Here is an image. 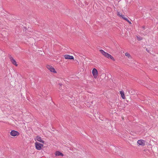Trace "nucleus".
I'll return each instance as SVG.
<instances>
[{"mask_svg": "<svg viewBox=\"0 0 158 158\" xmlns=\"http://www.w3.org/2000/svg\"><path fill=\"white\" fill-rule=\"evenodd\" d=\"M99 51L103 55H104L105 54H106L107 53V52H105L102 49L100 50Z\"/></svg>", "mask_w": 158, "mask_h": 158, "instance_id": "obj_10", "label": "nucleus"}, {"mask_svg": "<svg viewBox=\"0 0 158 158\" xmlns=\"http://www.w3.org/2000/svg\"><path fill=\"white\" fill-rule=\"evenodd\" d=\"M106 57L109 58V56L110 55V54H109L107 53V54H106Z\"/></svg>", "mask_w": 158, "mask_h": 158, "instance_id": "obj_20", "label": "nucleus"}, {"mask_svg": "<svg viewBox=\"0 0 158 158\" xmlns=\"http://www.w3.org/2000/svg\"><path fill=\"white\" fill-rule=\"evenodd\" d=\"M7 18H8L9 20L13 19V17H12V16L10 15H9L8 16Z\"/></svg>", "mask_w": 158, "mask_h": 158, "instance_id": "obj_16", "label": "nucleus"}, {"mask_svg": "<svg viewBox=\"0 0 158 158\" xmlns=\"http://www.w3.org/2000/svg\"><path fill=\"white\" fill-rule=\"evenodd\" d=\"M129 93L132 95L134 94H135V91H134V90H133L131 91L130 90L129 91Z\"/></svg>", "mask_w": 158, "mask_h": 158, "instance_id": "obj_12", "label": "nucleus"}, {"mask_svg": "<svg viewBox=\"0 0 158 158\" xmlns=\"http://www.w3.org/2000/svg\"><path fill=\"white\" fill-rule=\"evenodd\" d=\"M50 71L52 72H53L54 73H56V71L55 70V69L53 67H52L51 68V69L50 70Z\"/></svg>", "mask_w": 158, "mask_h": 158, "instance_id": "obj_11", "label": "nucleus"}, {"mask_svg": "<svg viewBox=\"0 0 158 158\" xmlns=\"http://www.w3.org/2000/svg\"><path fill=\"white\" fill-rule=\"evenodd\" d=\"M35 144L36 149L38 150H40L41 149L42 147L44 146L43 144L37 142H36Z\"/></svg>", "mask_w": 158, "mask_h": 158, "instance_id": "obj_1", "label": "nucleus"}, {"mask_svg": "<svg viewBox=\"0 0 158 158\" xmlns=\"http://www.w3.org/2000/svg\"><path fill=\"white\" fill-rule=\"evenodd\" d=\"M121 17L124 20H126L127 19H128L127 18H126L124 17V15H121Z\"/></svg>", "mask_w": 158, "mask_h": 158, "instance_id": "obj_13", "label": "nucleus"}, {"mask_svg": "<svg viewBox=\"0 0 158 158\" xmlns=\"http://www.w3.org/2000/svg\"><path fill=\"white\" fill-rule=\"evenodd\" d=\"M125 55L126 56H127L128 57H129L130 56V54L128 53H127V52L126 53H125Z\"/></svg>", "mask_w": 158, "mask_h": 158, "instance_id": "obj_19", "label": "nucleus"}, {"mask_svg": "<svg viewBox=\"0 0 158 158\" xmlns=\"http://www.w3.org/2000/svg\"><path fill=\"white\" fill-rule=\"evenodd\" d=\"M10 135L13 136H18L19 135V133L17 131L15 130H12L10 132Z\"/></svg>", "mask_w": 158, "mask_h": 158, "instance_id": "obj_2", "label": "nucleus"}, {"mask_svg": "<svg viewBox=\"0 0 158 158\" xmlns=\"http://www.w3.org/2000/svg\"><path fill=\"white\" fill-rule=\"evenodd\" d=\"M10 61L14 65L16 66H17L18 65V64H17V63L16 62V61L13 58L12 59V60H10Z\"/></svg>", "mask_w": 158, "mask_h": 158, "instance_id": "obj_9", "label": "nucleus"}, {"mask_svg": "<svg viewBox=\"0 0 158 158\" xmlns=\"http://www.w3.org/2000/svg\"><path fill=\"white\" fill-rule=\"evenodd\" d=\"M55 155L56 156H64V154L62 152H60L59 151H56V152Z\"/></svg>", "mask_w": 158, "mask_h": 158, "instance_id": "obj_7", "label": "nucleus"}, {"mask_svg": "<svg viewBox=\"0 0 158 158\" xmlns=\"http://www.w3.org/2000/svg\"><path fill=\"white\" fill-rule=\"evenodd\" d=\"M137 39L139 40H141L142 39L141 38H139L138 37H137Z\"/></svg>", "mask_w": 158, "mask_h": 158, "instance_id": "obj_22", "label": "nucleus"}, {"mask_svg": "<svg viewBox=\"0 0 158 158\" xmlns=\"http://www.w3.org/2000/svg\"><path fill=\"white\" fill-rule=\"evenodd\" d=\"M35 139V140H36L43 143H44V141L42 140L41 137L39 136H37L36 137V138Z\"/></svg>", "mask_w": 158, "mask_h": 158, "instance_id": "obj_6", "label": "nucleus"}, {"mask_svg": "<svg viewBox=\"0 0 158 158\" xmlns=\"http://www.w3.org/2000/svg\"><path fill=\"white\" fill-rule=\"evenodd\" d=\"M120 93L122 98L123 99H125V97L124 92L123 91H120Z\"/></svg>", "mask_w": 158, "mask_h": 158, "instance_id": "obj_8", "label": "nucleus"}, {"mask_svg": "<svg viewBox=\"0 0 158 158\" xmlns=\"http://www.w3.org/2000/svg\"><path fill=\"white\" fill-rule=\"evenodd\" d=\"M137 143L140 145L144 146L145 145V142L144 140L143 139L139 140L137 141Z\"/></svg>", "mask_w": 158, "mask_h": 158, "instance_id": "obj_4", "label": "nucleus"}, {"mask_svg": "<svg viewBox=\"0 0 158 158\" xmlns=\"http://www.w3.org/2000/svg\"><path fill=\"white\" fill-rule=\"evenodd\" d=\"M104 56L105 57H106V54H105V55H104Z\"/></svg>", "mask_w": 158, "mask_h": 158, "instance_id": "obj_25", "label": "nucleus"}, {"mask_svg": "<svg viewBox=\"0 0 158 158\" xmlns=\"http://www.w3.org/2000/svg\"><path fill=\"white\" fill-rule=\"evenodd\" d=\"M92 74L94 78H96L98 75V71L95 68H94L92 70Z\"/></svg>", "mask_w": 158, "mask_h": 158, "instance_id": "obj_3", "label": "nucleus"}, {"mask_svg": "<svg viewBox=\"0 0 158 158\" xmlns=\"http://www.w3.org/2000/svg\"><path fill=\"white\" fill-rule=\"evenodd\" d=\"M122 15L121 14H120V12H118L117 13V15L118 16H119L120 17H121V15Z\"/></svg>", "mask_w": 158, "mask_h": 158, "instance_id": "obj_17", "label": "nucleus"}, {"mask_svg": "<svg viewBox=\"0 0 158 158\" xmlns=\"http://www.w3.org/2000/svg\"><path fill=\"white\" fill-rule=\"evenodd\" d=\"M59 85L60 86H61L62 85V84H60V83H59Z\"/></svg>", "mask_w": 158, "mask_h": 158, "instance_id": "obj_23", "label": "nucleus"}, {"mask_svg": "<svg viewBox=\"0 0 158 158\" xmlns=\"http://www.w3.org/2000/svg\"><path fill=\"white\" fill-rule=\"evenodd\" d=\"M64 56L66 59L74 60V57L73 56L66 54L64 55Z\"/></svg>", "mask_w": 158, "mask_h": 158, "instance_id": "obj_5", "label": "nucleus"}, {"mask_svg": "<svg viewBox=\"0 0 158 158\" xmlns=\"http://www.w3.org/2000/svg\"><path fill=\"white\" fill-rule=\"evenodd\" d=\"M142 28H143V29H144L145 28V26H142Z\"/></svg>", "mask_w": 158, "mask_h": 158, "instance_id": "obj_24", "label": "nucleus"}, {"mask_svg": "<svg viewBox=\"0 0 158 158\" xmlns=\"http://www.w3.org/2000/svg\"><path fill=\"white\" fill-rule=\"evenodd\" d=\"M126 21H127L130 24H131V22L128 19Z\"/></svg>", "mask_w": 158, "mask_h": 158, "instance_id": "obj_21", "label": "nucleus"}, {"mask_svg": "<svg viewBox=\"0 0 158 158\" xmlns=\"http://www.w3.org/2000/svg\"><path fill=\"white\" fill-rule=\"evenodd\" d=\"M109 59H110L113 61L115 60L114 58L111 55L110 56Z\"/></svg>", "mask_w": 158, "mask_h": 158, "instance_id": "obj_15", "label": "nucleus"}, {"mask_svg": "<svg viewBox=\"0 0 158 158\" xmlns=\"http://www.w3.org/2000/svg\"><path fill=\"white\" fill-rule=\"evenodd\" d=\"M47 68L49 70H50L51 69V68H52V66L49 65H47L46 66Z\"/></svg>", "mask_w": 158, "mask_h": 158, "instance_id": "obj_14", "label": "nucleus"}, {"mask_svg": "<svg viewBox=\"0 0 158 158\" xmlns=\"http://www.w3.org/2000/svg\"><path fill=\"white\" fill-rule=\"evenodd\" d=\"M146 51H147L148 52H149V51H148V49H146Z\"/></svg>", "mask_w": 158, "mask_h": 158, "instance_id": "obj_26", "label": "nucleus"}, {"mask_svg": "<svg viewBox=\"0 0 158 158\" xmlns=\"http://www.w3.org/2000/svg\"><path fill=\"white\" fill-rule=\"evenodd\" d=\"M8 56L9 58H10V60H12V59L13 58V57L10 54H8Z\"/></svg>", "mask_w": 158, "mask_h": 158, "instance_id": "obj_18", "label": "nucleus"}]
</instances>
